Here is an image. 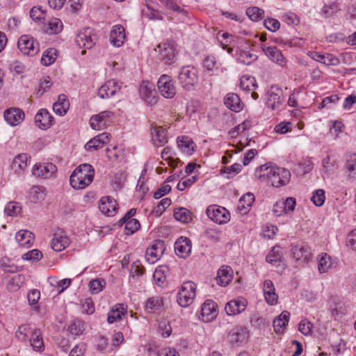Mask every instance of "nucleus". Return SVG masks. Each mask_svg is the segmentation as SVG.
<instances>
[{
	"label": "nucleus",
	"mask_w": 356,
	"mask_h": 356,
	"mask_svg": "<svg viewBox=\"0 0 356 356\" xmlns=\"http://www.w3.org/2000/svg\"><path fill=\"white\" fill-rule=\"evenodd\" d=\"M216 304L212 300H207L204 302L202 307V316L206 321H209L211 318L216 315Z\"/></svg>",
	"instance_id": "35"
},
{
	"label": "nucleus",
	"mask_w": 356,
	"mask_h": 356,
	"mask_svg": "<svg viewBox=\"0 0 356 356\" xmlns=\"http://www.w3.org/2000/svg\"><path fill=\"white\" fill-rule=\"evenodd\" d=\"M233 270L229 266H222L218 271L217 281L218 284L222 286H225L232 280Z\"/></svg>",
	"instance_id": "31"
},
{
	"label": "nucleus",
	"mask_w": 356,
	"mask_h": 356,
	"mask_svg": "<svg viewBox=\"0 0 356 356\" xmlns=\"http://www.w3.org/2000/svg\"><path fill=\"white\" fill-rule=\"evenodd\" d=\"M126 312V309L123 307V305H120L115 309H113V310L108 315L107 321L109 323H113V322L120 319L121 316Z\"/></svg>",
	"instance_id": "48"
},
{
	"label": "nucleus",
	"mask_w": 356,
	"mask_h": 356,
	"mask_svg": "<svg viewBox=\"0 0 356 356\" xmlns=\"http://www.w3.org/2000/svg\"><path fill=\"white\" fill-rule=\"evenodd\" d=\"M276 170H278V167L277 166L263 165L259 167V170H257L256 175L261 181L269 183L271 180V177H273Z\"/></svg>",
	"instance_id": "30"
},
{
	"label": "nucleus",
	"mask_w": 356,
	"mask_h": 356,
	"mask_svg": "<svg viewBox=\"0 0 356 356\" xmlns=\"http://www.w3.org/2000/svg\"><path fill=\"white\" fill-rule=\"evenodd\" d=\"M309 56L314 60L320 62L326 65L336 66L340 63L338 58L330 54H321L317 51H310L309 53Z\"/></svg>",
	"instance_id": "20"
},
{
	"label": "nucleus",
	"mask_w": 356,
	"mask_h": 356,
	"mask_svg": "<svg viewBox=\"0 0 356 356\" xmlns=\"http://www.w3.org/2000/svg\"><path fill=\"white\" fill-rule=\"evenodd\" d=\"M267 107L273 111H280L282 108L284 102L282 90L277 86H272L268 92Z\"/></svg>",
	"instance_id": "4"
},
{
	"label": "nucleus",
	"mask_w": 356,
	"mask_h": 356,
	"mask_svg": "<svg viewBox=\"0 0 356 356\" xmlns=\"http://www.w3.org/2000/svg\"><path fill=\"white\" fill-rule=\"evenodd\" d=\"M291 252L293 258L299 262L300 264L307 263L312 258L310 248L303 244L293 247Z\"/></svg>",
	"instance_id": "15"
},
{
	"label": "nucleus",
	"mask_w": 356,
	"mask_h": 356,
	"mask_svg": "<svg viewBox=\"0 0 356 356\" xmlns=\"http://www.w3.org/2000/svg\"><path fill=\"white\" fill-rule=\"evenodd\" d=\"M291 172L289 170L278 168V170H276L275 174L273 175V177H271V180L269 184L275 187L284 186L289 182Z\"/></svg>",
	"instance_id": "16"
},
{
	"label": "nucleus",
	"mask_w": 356,
	"mask_h": 356,
	"mask_svg": "<svg viewBox=\"0 0 356 356\" xmlns=\"http://www.w3.org/2000/svg\"><path fill=\"white\" fill-rule=\"evenodd\" d=\"M251 121L250 120H245L242 123L238 124L234 128L231 129L229 131V135L232 138H236L240 133L243 132L246 129H248L251 127Z\"/></svg>",
	"instance_id": "50"
},
{
	"label": "nucleus",
	"mask_w": 356,
	"mask_h": 356,
	"mask_svg": "<svg viewBox=\"0 0 356 356\" xmlns=\"http://www.w3.org/2000/svg\"><path fill=\"white\" fill-rule=\"evenodd\" d=\"M332 263L330 257L326 253H322L319 255L318 268L321 273L327 272L328 269L331 267Z\"/></svg>",
	"instance_id": "45"
},
{
	"label": "nucleus",
	"mask_w": 356,
	"mask_h": 356,
	"mask_svg": "<svg viewBox=\"0 0 356 356\" xmlns=\"http://www.w3.org/2000/svg\"><path fill=\"white\" fill-rule=\"evenodd\" d=\"M175 218L181 222H188L192 220L191 212L186 208L181 207L174 211Z\"/></svg>",
	"instance_id": "43"
},
{
	"label": "nucleus",
	"mask_w": 356,
	"mask_h": 356,
	"mask_svg": "<svg viewBox=\"0 0 356 356\" xmlns=\"http://www.w3.org/2000/svg\"><path fill=\"white\" fill-rule=\"evenodd\" d=\"M56 171L57 167L52 163L35 164L33 168V174L43 179L52 177Z\"/></svg>",
	"instance_id": "11"
},
{
	"label": "nucleus",
	"mask_w": 356,
	"mask_h": 356,
	"mask_svg": "<svg viewBox=\"0 0 356 356\" xmlns=\"http://www.w3.org/2000/svg\"><path fill=\"white\" fill-rule=\"evenodd\" d=\"M70 107V103L65 95L61 94L58 96V101L53 105L54 112L60 115H65Z\"/></svg>",
	"instance_id": "32"
},
{
	"label": "nucleus",
	"mask_w": 356,
	"mask_h": 356,
	"mask_svg": "<svg viewBox=\"0 0 356 356\" xmlns=\"http://www.w3.org/2000/svg\"><path fill=\"white\" fill-rule=\"evenodd\" d=\"M247 304L245 300H234L228 302L225 307L226 313L229 315H236L244 311Z\"/></svg>",
	"instance_id": "27"
},
{
	"label": "nucleus",
	"mask_w": 356,
	"mask_h": 356,
	"mask_svg": "<svg viewBox=\"0 0 356 356\" xmlns=\"http://www.w3.org/2000/svg\"><path fill=\"white\" fill-rule=\"evenodd\" d=\"M99 209L104 214L113 216L118 209V204L116 200L111 197H103L100 200Z\"/></svg>",
	"instance_id": "17"
},
{
	"label": "nucleus",
	"mask_w": 356,
	"mask_h": 356,
	"mask_svg": "<svg viewBox=\"0 0 356 356\" xmlns=\"http://www.w3.org/2000/svg\"><path fill=\"white\" fill-rule=\"evenodd\" d=\"M30 17L32 18L33 20H40L42 19H44V12L39 7H33L31 9Z\"/></svg>",
	"instance_id": "64"
},
{
	"label": "nucleus",
	"mask_w": 356,
	"mask_h": 356,
	"mask_svg": "<svg viewBox=\"0 0 356 356\" xmlns=\"http://www.w3.org/2000/svg\"><path fill=\"white\" fill-rule=\"evenodd\" d=\"M63 29V23L58 18L51 19L47 24L45 32L48 34H58Z\"/></svg>",
	"instance_id": "44"
},
{
	"label": "nucleus",
	"mask_w": 356,
	"mask_h": 356,
	"mask_svg": "<svg viewBox=\"0 0 356 356\" xmlns=\"http://www.w3.org/2000/svg\"><path fill=\"white\" fill-rule=\"evenodd\" d=\"M246 14L251 20L257 22L263 18L264 12L258 7H251L247 9Z\"/></svg>",
	"instance_id": "51"
},
{
	"label": "nucleus",
	"mask_w": 356,
	"mask_h": 356,
	"mask_svg": "<svg viewBox=\"0 0 356 356\" xmlns=\"http://www.w3.org/2000/svg\"><path fill=\"white\" fill-rule=\"evenodd\" d=\"M281 248L280 246L273 247L271 252L266 257V261L270 264L276 263L281 259Z\"/></svg>",
	"instance_id": "56"
},
{
	"label": "nucleus",
	"mask_w": 356,
	"mask_h": 356,
	"mask_svg": "<svg viewBox=\"0 0 356 356\" xmlns=\"http://www.w3.org/2000/svg\"><path fill=\"white\" fill-rule=\"evenodd\" d=\"M96 40V35L90 28L81 31L76 37V42L81 48L91 49L95 45Z\"/></svg>",
	"instance_id": "9"
},
{
	"label": "nucleus",
	"mask_w": 356,
	"mask_h": 356,
	"mask_svg": "<svg viewBox=\"0 0 356 356\" xmlns=\"http://www.w3.org/2000/svg\"><path fill=\"white\" fill-rule=\"evenodd\" d=\"M0 266L1 269L8 273H14L17 270V267L10 264V260L7 257H3L0 259Z\"/></svg>",
	"instance_id": "61"
},
{
	"label": "nucleus",
	"mask_w": 356,
	"mask_h": 356,
	"mask_svg": "<svg viewBox=\"0 0 356 356\" xmlns=\"http://www.w3.org/2000/svg\"><path fill=\"white\" fill-rule=\"evenodd\" d=\"M70 243V238L61 229H57L54 233L51 239V248L54 251L60 252L67 248Z\"/></svg>",
	"instance_id": "14"
},
{
	"label": "nucleus",
	"mask_w": 356,
	"mask_h": 356,
	"mask_svg": "<svg viewBox=\"0 0 356 356\" xmlns=\"http://www.w3.org/2000/svg\"><path fill=\"white\" fill-rule=\"evenodd\" d=\"M57 58V51L56 49L50 48L47 49L42 54L41 63L45 66L54 63Z\"/></svg>",
	"instance_id": "46"
},
{
	"label": "nucleus",
	"mask_w": 356,
	"mask_h": 356,
	"mask_svg": "<svg viewBox=\"0 0 356 356\" xmlns=\"http://www.w3.org/2000/svg\"><path fill=\"white\" fill-rule=\"evenodd\" d=\"M126 35L124 27L120 24L115 25L111 31V42L114 46L119 47L123 44Z\"/></svg>",
	"instance_id": "23"
},
{
	"label": "nucleus",
	"mask_w": 356,
	"mask_h": 356,
	"mask_svg": "<svg viewBox=\"0 0 356 356\" xmlns=\"http://www.w3.org/2000/svg\"><path fill=\"white\" fill-rule=\"evenodd\" d=\"M312 323L307 319L302 320L298 325L299 331L304 335L310 334L312 333Z\"/></svg>",
	"instance_id": "59"
},
{
	"label": "nucleus",
	"mask_w": 356,
	"mask_h": 356,
	"mask_svg": "<svg viewBox=\"0 0 356 356\" xmlns=\"http://www.w3.org/2000/svg\"><path fill=\"white\" fill-rule=\"evenodd\" d=\"M289 312L284 311L278 317L274 320L273 327L276 333L280 334L283 332L284 328L289 323Z\"/></svg>",
	"instance_id": "34"
},
{
	"label": "nucleus",
	"mask_w": 356,
	"mask_h": 356,
	"mask_svg": "<svg viewBox=\"0 0 356 356\" xmlns=\"http://www.w3.org/2000/svg\"><path fill=\"white\" fill-rule=\"evenodd\" d=\"M196 296V284L193 282H184L177 294V302L182 307L190 306Z\"/></svg>",
	"instance_id": "2"
},
{
	"label": "nucleus",
	"mask_w": 356,
	"mask_h": 356,
	"mask_svg": "<svg viewBox=\"0 0 356 356\" xmlns=\"http://www.w3.org/2000/svg\"><path fill=\"white\" fill-rule=\"evenodd\" d=\"M152 136V141L155 145L163 146L167 143L166 131L162 127H154Z\"/></svg>",
	"instance_id": "33"
},
{
	"label": "nucleus",
	"mask_w": 356,
	"mask_h": 356,
	"mask_svg": "<svg viewBox=\"0 0 356 356\" xmlns=\"http://www.w3.org/2000/svg\"><path fill=\"white\" fill-rule=\"evenodd\" d=\"M21 207L17 202H9L5 207V213L10 216H15L19 213Z\"/></svg>",
	"instance_id": "58"
},
{
	"label": "nucleus",
	"mask_w": 356,
	"mask_h": 356,
	"mask_svg": "<svg viewBox=\"0 0 356 356\" xmlns=\"http://www.w3.org/2000/svg\"><path fill=\"white\" fill-rule=\"evenodd\" d=\"M31 328L26 325H22L19 326L17 330L15 332V336L18 339V340L21 341H26L28 339L29 335L31 333Z\"/></svg>",
	"instance_id": "53"
},
{
	"label": "nucleus",
	"mask_w": 356,
	"mask_h": 356,
	"mask_svg": "<svg viewBox=\"0 0 356 356\" xmlns=\"http://www.w3.org/2000/svg\"><path fill=\"white\" fill-rule=\"evenodd\" d=\"M159 52V59L163 60L165 64H171L177 53L176 50V44L173 41H167L163 44L157 45Z\"/></svg>",
	"instance_id": "6"
},
{
	"label": "nucleus",
	"mask_w": 356,
	"mask_h": 356,
	"mask_svg": "<svg viewBox=\"0 0 356 356\" xmlns=\"http://www.w3.org/2000/svg\"><path fill=\"white\" fill-rule=\"evenodd\" d=\"M42 257V253L38 250H32L23 254L22 258L24 260H39Z\"/></svg>",
	"instance_id": "63"
},
{
	"label": "nucleus",
	"mask_w": 356,
	"mask_h": 356,
	"mask_svg": "<svg viewBox=\"0 0 356 356\" xmlns=\"http://www.w3.org/2000/svg\"><path fill=\"white\" fill-rule=\"evenodd\" d=\"M15 238L19 245L29 246L33 241L34 235L28 230H20L16 234Z\"/></svg>",
	"instance_id": "36"
},
{
	"label": "nucleus",
	"mask_w": 356,
	"mask_h": 356,
	"mask_svg": "<svg viewBox=\"0 0 356 356\" xmlns=\"http://www.w3.org/2000/svg\"><path fill=\"white\" fill-rule=\"evenodd\" d=\"M25 278L22 275H14L9 281L8 289L10 291H17L24 284Z\"/></svg>",
	"instance_id": "52"
},
{
	"label": "nucleus",
	"mask_w": 356,
	"mask_h": 356,
	"mask_svg": "<svg viewBox=\"0 0 356 356\" xmlns=\"http://www.w3.org/2000/svg\"><path fill=\"white\" fill-rule=\"evenodd\" d=\"M240 87L246 91L254 90L257 87L256 81L254 77L243 76L240 80Z\"/></svg>",
	"instance_id": "47"
},
{
	"label": "nucleus",
	"mask_w": 356,
	"mask_h": 356,
	"mask_svg": "<svg viewBox=\"0 0 356 356\" xmlns=\"http://www.w3.org/2000/svg\"><path fill=\"white\" fill-rule=\"evenodd\" d=\"M254 201V196L252 193H248L242 196L239 200L238 209L242 213H246L248 208L250 207Z\"/></svg>",
	"instance_id": "40"
},
{
	"label": "nucleus",
	"mask_w": 356,
	"mask_h": 356,
	"mask_svg": "<svg viewBox=\"0 0 356 356\" xmlns=\"http://www.w3.org/2000/svg\"><path fill=\"white\" fill-rule=\"evenodd\" d=\"M165 250L164 242L159 240L146 250V259L149 264L155 263L163 254Z\"/></svg>",
	"instance_id": "13"
},
{
	"label": "nucleus",
	"mask_w": 356,
	"mask_h": 356,
	"mask_svg": "<svg viewBox=\"0 0 356 356\" xmlns=\"http://www.w3.org/2000/svg\"><path fill=\"white\" fill-rule=\"evenodd\" d=\"M125 224V234L127 235L135 233L140 227V224L137 219H131L126 221Z\"/></svg>",
	"instance_id": "55"
},
{
	"label": "nucleus",
	"mask_w": 356,
	"mask_h": 356,
	"mask_svg": "<svg viewBox=\"0 0 356 356\" xmlns=\"http://www.w3.org/2000/svg\"><path fill=\"white\" fill-rule=\"evenodd\" d=\"M109 141V134L102 133L89 140L85 145V148L88 151L97 150Z\"/></svg>",
	"instance_id": "24"
},
{
	"label": "nucleus",
	"mask_w": 356,
	"mask_h": 356,
	"mask_svg": "<svg viewBox=\"0 0 356 356\" xmlns=\"http://www.w3.org/2000/svg\"><path fill=\"white\" fill-rule=\"evenodd\" d=\"M322 164L325 173H333L338 168L337 159L334 156L327 155L323 159Z\"/></svg>",
	"instance_id": "41"
},
{
	"label": "nucleus",
	"mask_w": 356,
	"mask_h": 356,
	"mask_svg": "<svg viewBox=\"0 0 356 356\" xmlns=\"http://www.w3.org/2000/svg\"><path fill=\"white\" fill-rule=\"evenodd\" d=\"M276 170H278V167L277 166L263 165L259 167V170H257L256 175L261 181L269 183L271 180V177H273Z\"/></svg>",
	"instance_id": "29"
},
{
	"label": "nucleus",
	"mask_w": 356,
	"mask_h": 356,
	"mask_svg": "<svg viewBox=\"0 0 356 356\" xmlns=\"http://www.w3.org/2000/svg\"><path fill=\"white\" fill-rule=\"evenodd\" d=\"M346 168L349 172L356 170V154H346Z\"/></svg>",
	"instance_id": "62"
},
{
	"label": "nucleus",
	"mask_w": 356,
	"mask_h": 356,
	"mask_svg": "<svg viewBox=\"0 0 356 356\" xmlns=\"http://www.w3.org/2000/svg\"><path fill=\"white\" fill-rule=\"evenodd\" d=\"M175 250L177 256L186 258L191 251V242L186 237H180L175 243Z\"/></svg>",
	"instance_id": "19"
},
{
	"label": "nucleus",
	"mask_w": 356,
	"mask_h": 356,
	"mask_svg": "<svg viewBox=\"0 0 356 356\" xmlns=\"http://www.w3.org/2000/svg\"><path fill=\"white\" fill-rule=\"evenodd\" d=\"M207 216L213 221L223 224L229 220V213L224 207L210 206L207 209Z\"/></svg>",
	"instance_id": "10"
},
{
	"label": "nucleus",
	"mask_w": 356,
	"mask_h": 356,
	"mask_svg": "<svg viewBox=\"0 0 356 356\" xmlns=\"http://www.w3.org/2000/svg\"><path fill=\"white\" fill-rule=\"evenodd\" d=\"M84 330V323L81 321H72L67 327V331L75 336L82 334Z\"/></svg>",
	"instance_id": "49"
},
{
	"label": "nucleus",
	"mask_w": 356,
	"mask_h": 356,
	"mask_svg": "<svg viewBox=\"0 0 356 356\" xmlns=\"http://www.w3.org/2000/svg\"><path fill=\"white\" fill-rule=\"evenodd\" d=\"M30 343L33 348L36 351H42L44 348L42 337L40 331L35 329L30 339Z\"/></svg>",
	"instance_id": "39"
},
{
	"label": "nucleus",
	"mask_w": 356,
	"mask_h": 356,
	"mask_svg": "<svg viewBox=\"0 0 356 356\" xmlns=\"http://www.w3.org/2000/svg\"><path fill=\"white\" fill-rule=\"evenodd\" d=\"M261 49L265 54L274 63L280 66H284L286 58L282 52L275 47H266L265 44L261 46Z\"/></svg>",
	"instance_id": "18"
},
{
	"label": "nucleus",
	"mask_w": 356,
	"mask_h": 356,
	"mask_svg": "<svg viewBox=\"0 0 356 356\" xmlns=\"http://www.w3.org/2000/svg\"><path fill=\"white\" fill-rule=\"evenodd\" d=\"M179 81L186 90H191L197 83L198 76L197 70L193 66L183 67L179 74Z\"/></svg>",
	"instance_id": "3"
},
{
	"label": "nucleus",
	"mask_w": 356,
	"mask_h": 356,
	"mask_svg": "<svg viewBox=\"0 0 356 356\" xmlns=\"http://www.w3.org/2000/svg\"><path fill=\"white\" fill-rule=\"evenodd\" d=\"M163 307V300L160 297L149 298L146 302L145 308L149 313H154L161 309Z\"/></svg>",
	"instance_id": "42"
},
{
	"label": "nucleus",
	"mask_w": 356,
	"mask_h": 356,
	"mask_svg": "<svg viewBox=\"0 0 356 356\" xmlns=\"http://www.w3.org/2000/svg\"><path fill=\"white\" fill-rule=\"evenodd\" d=\"M140 94L144 101L149 106H153L157 102V97L154 89V85L149 81H143L140 86Z\"/></svg>",
	"instance_id": "12"
},
{
	"label": "nucleus",
	"mask_w": 356,
	"mask_h": 356,
	"mask_svg": "<svg viewBox=\"0 0 356 356\" xmlns=\"http://www.w3.org/2000/svg\"><path fill=\"white\" fill-rule=\"evenodd\" d=\"M28 156L26 154H20L15 157L12 163V168L15 172L20 173L27 165Z\"/></svg>",
	"instance_id": "38"
},
{
	"label": "nucleus",
	"mask_w": 356,
	"mask_h": 356,
	"mask_svg": "<svg viewBox=\"0 0 356 356\" xmlns=\"http://www.w3.org/2000/svg\"><path fill=\"white\" fill-rule=\"evenodd\" d=\"M53 119L47 110L41 109L35 116V123L39 128L46 129L51 126Z\"/></svg>",
	"instance_id": "22"
},
{
	"label": "nucleus",
	"mask_w": 356,
	"mask_h": 356,
	"mask_svg": "<svg viewBox=\"0 0 356 356\" xmlns=\"http://www.w3.org/2000/svg\"><path fill=\"white\" fill-rule=\"evenodd\" d=\"M24 118V112L17 108L8 109L4 113V118L6 121L12 126L19 124Z\"/></svg>",
	"instance_id": "21"
},
{
	"label": "nucleus",
	"mask_w": 356,
	"mask_h": 356,
	"mask_svg": "<svg viewBox=\"0 0 356 356\" xmlns=\"http://www.w3.org/2000/svg\"><path fill=\"white\" fill-rule=\"evenodd\" d=\"M264 294L268 305H274L277 302L278 296L275 293L273 282L270 280H266L264 282Z\"/></svg>",
	"instance_id": "25"
},
{
	"label": "nucleus",
	"mask_w": 356,
	"mask_h": 356,
	"mask_svg": "<svg viewBox=\"0 0 356 356\" xmlns=\"http://www.w3.org/2000/svg\"><path fill=\"white\" fill-rule=\"evenodd\" d=\"M122 83L115 79L106 81L98 90V95L102 99L113 97L121 92Z\"/></svg>",
	"instance_id": "7"
},
{
	"label": "nucleus",
	"mask_w": 356,
	"mask_h": 356,
	"mask_svg": "<svg viewBox=\"0 0 356 356\" xmlns=\"http://www.w3.org/2000/svg\"><path fill=\"white\" fill-rule=\"evenodd\" d=\"M325 192L322 189L316 190L311 197L312 202L317 207H321L325 202Z\"/></svg>",
	"instance_id": "57"
},
{
	"label": "nucleus",
	"mask_w": 356,
	"mask_h": 356,
	"mask_svg": "<svg viewBox=\"0 0 356 356\" xmlns=\"http://www.w3.org/2000/svg\"><path fill=\"white\" fill-rule=\"evenodd\" d=\"M94 175L95 170L90 164H81L71 175L70 178V184L75 189H83L91 184Z\"/></svg>",
	"instance_id": "1"
},
{
	"label": "nucleus",
	"mask_w": 356,
	"mask_h": 356,
	"mask_svg": "<svg viewBox=\"0 0 356 356\" xmlns=\"http://www.w3.org/2000/svg\"><path fill=\"white\" fill-rule=\"evenodd\" d=\"M177 145L182 152L187 154H191L195 146L193 141L188 136L178 138Z\"/></svg>",
	"instance_id": "37"
},
{
	"label": "nucleus",
	"mask_w": 356,
	"mask_h": 356,
	"mask_svg": "<svg viewBox=\"0 0 356 356\" xmlns=\"http://www.w3.org/2000/svg\"><path fill=\"white\" fill-rule=\"evenodd\" d=\"M17 46L25 55L33 56L39 51V43L29 35H22L18 40Z\"/></svg>",
	"instance_id": "5"
},
{
	"label": "nucleus",
	"mask_w": 356,
	"mask_h": 356,
	"mask_svg": "<svg viewBox=\"0 0 356 356\" xmlns=\"http://www.w3.org/2000/svg\"><path fill=\"white\" fill-rule=\"evenodd\" d=\"M225 106L234 112L242 110L243 104L238 95L235 93H228L224 99Z\"/></svg>",
	"instance_id": "28"
},
{
	"label": "nucleus",
	"mask_w": 356,
	"mask_h": 356,
	"mask_svg": "<svg viewBox=\"0 0 356 356\" xmlns=\"http://www.w3.org/2000/svg\"><path fill=\"white\" fill-rule=\"evenodd\" d=\"M157 87L161 95L165 98H172L176 94V87L168 75L163 74L159 78Z\"/></svg>",
	"instance_id": "8"
},
{
	"label": "nucleus",
	"mask_w": 356,
	"mask_h": 356,
	"mask_svg": "<svg viewBox=\"0 0 356 356\" xmlns=\"http://www.w3.org/2000/svg\"><path fill=\"white\" fill-rule=\"evenodd\" d=\"M248 337L246 328L238 326L232 328L229 334L228 339L232 344L244 341Z\"/></svg>",
	"instance_id": "26"
},
{
	"label": "nucleus",
	"mask_w": 356,
	"mask_h": 356,
	"mask_svg": "<svg viewBox=\"0 0 356 356\" xmlns=\"http://www.w3.org/2000/svg\"><path fill=\"white\" fill-rule=\"evenodd\" d=\"M106 282L103 279H95L89 282V288L92 293L97 294L102 291Z\"/></svg>",
	"instance_id": "54"
},
{
	"label": "nucleus",
	"mask_w": 356,
	"mask_h": 356,
	"mask_svg": "<svg viewBox=\"0 0 356 356\" xmlns=\"http://www.w3.org/2000/svg\"><path fill=\"white\" fill-rule=\"evenodd\" d=\"M265 27L272 32H275L280 27V23L278 20L273 18L265 19L264 22Z\"/></svg>",
	"instance_id": "60"
}]
</instances>
